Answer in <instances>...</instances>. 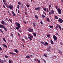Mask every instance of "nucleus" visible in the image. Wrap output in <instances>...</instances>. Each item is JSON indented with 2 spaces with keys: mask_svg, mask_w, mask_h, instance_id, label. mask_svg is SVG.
Segmentation results:
<instances>
[{
  "mask_svg": "<svg viewBox=\"0 0 63 63\" xmlns=\"http://www.w3.org/2000/svg\"><path fill=\"white\" fill-rule=\"evenodd\" d=\"M51 5L50 4L49 5V10H50V7H51Z\"/></svg>",
  "mask_w": 63,
  "mask_h": 63,
  "instance_id": "20",
  "label": "nucleus"
},
{
  "mask_svg": "<svg viewBox=\"0 0 63 63\" xmlns=\"http://www.w3.org/2000/svg\"><path fill=\"white\" fill-rule=\"evenodd\" d=\"M28 31L29 32H33L34 31H33V30L32 29H31L30 28L28 29Z\"/></svg>",
  "mask_w": 63,
  "mask_h": 63,
  "instance_id": "4",
  "label": "nucleus"
},
{
  "mask_svg": "<svg viewBox=\"0 0 63 63\" xmlns=\"http://www.w3.org/2000/svg\"><path fill=\"white\" fill-rule=\"evenodd\" d=\"M9 21L11 22V23H12V22H13V21L11 20L10 19H9Z\"/></svg>",
  "mask_w": 63,
  "mask_h": 63,
  "instance_id": "50",
  "label": "nucleus"
},
{
  "mask_svg": "<svg viewBox=\"0 0 63 63\" xmlns=\"http://www.w3.org/2000/svg\"><path fill=\"white\" fill-rule=\"evenodd\" d=\"M50 27L51 28H53V26H50Z\"/></svg>",
  "mask_w": 63,
  "mask_h": 63,
  "instance_id": "60",
  "label": "nucleus"
},
{
  "mask_svg": "<svg viewBox=\"0 0 63 63\" xmlns=\"http://www.w3.org/2000/svg\"><path fill=\"white\" fill-rule=\"evenodd\" d=\"M9 8L10 10H12V7L11 5L9 6Z\"/></svg>",
  "mask_w": 63,
  "mask_h": 63,
  "instance_id": "18",
  "label": "nucleus"
},
{
  "mask_svg": "<svg viewBox=\"0 0 63 63\" xmlns=\"http://www.w3.org/2000/svg\"><path fill=\"white\" fill-rule=\"evenodd\" d=\"M16 25L17 26L19 27V28L20 27V24H19L18 23L16 22Z\"/></svg>",
  "mask_w": 63,
  "mask_h": 63,
  "instance_id": "2",
  "label": "nucleus"
},
{
  "mask_svg": "<svg viewBox=\"0 0 63 63\" xmlns=\"http://www.w3.org/2000/svg\"><path fill=\"white\" fill-rule=\"evenodd\" d=\"M4 61H3V60H2V61H1V63H4Z\"/></svg>",
  "mask_w": 63,
  "mask_h": 63,
  "instance_id": "52",
  "label": "nucleus"
},
{
  "mask_svg": "<svg viewBox=\"0 0 63 63\" xmlns=\"http://www.w3.org/2000/svg\"><path fill=\"white\" fill-rule=\"evenodd\" d=\"M28 35L29 36H30V37H31L32 38H33V36L31 35V34L30 33L28 34Z\"/></svg>",
  "mask_w": 63,
  "mask_h": 63,
  "instance_id": "7",
  "label": "nucleus"
},
{
  "mask_svg": "<svg viewBox=\"0 0 63 63\" xmlns=\"http://www.w3.org/2000/svg\"><path fill=\"white\" fill-rule=\"evenodd\" d=\"M2 1L3 2V3H6V1L5 0H3Z\"/></svg>",
  "mask_w": 63,
  "mask_h": 63,
  "instance_id": "34",
  "label": "nucleus"
},
{
  "mask_svg": "<svg viewBox=\"0 0 63 63\" xmlns=\"http://www.w3.org/2000/svg\"><path fill=\"white\" fill-rule=\"evenodd\" d=\"M32 34H33V35H34V36H36L37 35V34H36V33L34 32H33Z\"/></svg>",
  "mask_w": 63,
  "mask_h": 63,
  "instance_id": "19",
  "label": "nucleus"
},
{
  "mask_svg": "<svg viewBox=\"0 0 63 63\" xmlns=\"http://www.w3.org/2000/svg\"><path fill=\"white\" fill-rule=\"evenodd\" d=\"M40 23H41V24H42V25H43V22H42V21H41L40 22Z\"/></svg>",
  "mask_w": 63,
  "mask_h": 63,
  "instance_id": "54",
  "label": "nucleus"
},
{
  "mask_svg": "<svg viewBox=\"0 0 63 63\" xmlns=\"http://www.w3.org/2000/svg\"><path fill=\"white\" fill-rule=\"evenodd\" d=\"M59 28L60 30L61 31L62 30H61V26H60V25H59Z\"/></svg>",
  "mask_w": 63,
  "mask_h": 63,
  "instance_id": "17",
  "label": "nucleus"
},
{
  "mask_svg": "<svg viewBox=\"0 0 63 63\" xmlns=\"http://www.w3.org/2000/svg\"><path fill=\"white\" fill-rule=\"evenodd\" d=\"M41 44H42V45H44V42H41Z\"/></svg>",
  "mask_w": 63,
  "mask_h": 63,
  "instance_id": "56",
  "label": "nucleus"
},
{
  "mask_svg": "<svg viewBox=\"0 0 63 63\" xmlns=\"http://www.w3.org/2000/svg\"><path fill=\"white\" fill-rule=\"evenodd\" d=\"M16 15L15 13H14L13 14V16H16Z\"/></svg>",
  "mask_w": 63,
  "mask_h": 63,
  "instance_id": "39",
  "label": "nucleus"
},
{
  "mask_svg": "<svg viewBox=\"0 0 63 63\" xmlns=\"http://www.w3.org/2000/svg\"><path fill=\"white\" fill-rule=\"evenodd\" d=\"M49 15H51V14H52L51 13V12H49Z\"/></svg>",
  "mask_w": 63,
  "mask_h": 63,
  "instance_id": "37",
  "label": "nucleus"
},
{
  "mask_svg": "<svg viewBox=\"0 0 63 63\" xmlns=\"http://www.w3.org/2000/svg\"><path fill=\"white\" fill-rule=\"evenodd\" d=\"M40 7H38L37 8H35V9L36 10H38L39 11V10H40Z\"/></svg>",
  "mask_w": 63,
  "mask_h": 63,
  "instance_id": "10",
  "label": "nucleus"
},
{
  "mask_svg": "<svg viewBox=\"0 0 63 63\" xmlns=\"http://www.w3.org/2000/svg\"><path fill=\"white\" fill-rule=\"evenodd\" d=\"M47 51H48V52H49L50 53V52H51L50 51V50H49V49H48L47 50Z\"/></svg>",
  "mask_w": 63,
  "mask_h": 63,
  "instance_id": "31",
  "label": "nucleus"
},
{
  "mask_svg": "<svg viewBox=\"0 0 63 63\" xmlns=\"http://www.w3.org/2000/svg\"><path fill=\"white\" fill-rule=\"evenodd\" d=\"M42 17H43L44 18L45 17V15H42Z\"/></svg>",
  "mask_w": 63,
  "mask_h": 63,
  "instance_id": "33",
  "label": "nucleus"
},
{
  "mask_svg": "<svg viewBox=\"0 0 63 63\" xmlns=\"http://www.w3.org/2000/svg\"><path fill=\"white\" fill-rule=\"evenodd\" d=\"M8 62L9 63H12V62L10 60H9L8 61Z\"/></svg>",
  "mask_w": 63,
  "mask_h": 63,
  "instance_id": "35",
  "label": "nucleus"
},
{
  "mask_svg": "<svg viewBox=\"0 0 63 63\" xmlns=\"http://www.w3.org/2000/svg\"><path fill=\"white\" fill-rule=\"evenodd\" d=\"M22 41H23V42H25L24 41V39H22Z\"/></svg>",
  "mask_w": 63,
  "mask_h": 63,
  "instance_id": "62",
  "label": "nucleus"
},
{
  "mask_svg": "<svg viewBox=\"0 0 63 63\" xmlns=\"http://www.w3.org/2000/svg\"><path fill=\"white\" fill-rule=\"evenodd\" d=\"M9 53H10V54H12V55H16V54L14 53H12L11 52H10Z\"/></svg>",
  "mask_w": 63,
  "mask_h": 63,
  "instance_id": "8",
  "label": "nucleus"
},
{
  "mask_svg": "<svg viewBox=\"0 0 63 63\" xmlns=\"http://www.w3.org/2000/svg\"><path fill=\"white\" fill-rule=\"evenodd\" d=\"M30 56L32 58H33V56L31 55Z\"/></svg>",
  "mask_w": 63,
  "mask_h": 63,
  "instance_id": "58",
  "label": "nucleus"
},
{
  "mask_svg": "<svg viewBox=\"0 0 63 63\" xmlns=\"http://www.w3.org/2000/svg\"><path fill=\"white\" fill-rule=\"evenodd\" d=\"M47 12H48V8L47 9Z\"/></svg>",
  "mask_w": 63,
  "mask_h": 63,
  "instance_id": "61",
  "label": "nucleus"
},
{
  "mask_svg": "<svg viewBox=\"0 0 63 63\" xmlns=\"http://www.w3.org/2000/svg\"><path fill=\"white\" fill-rule=\"evenodd\" d=\"M0 28H3L5 31H7V29L5 27L2 25H0Z\"/></svg>",
  "mask_w": 63,
  "mask_h": 63,
  "instance_id": "1",
  "label": "nucleus"
},
{
  "mask_svg": "<svg viewBox=\"0 0 63 63\" xmlns=\"http://www.w3.org/2000/svg\"><path fill=\"white\" fill-rule=\"evenodd\" d=\"M33 25L34 27H35V23L34 22L33 23Z\"/></svg>",
  "mask_w": 63,
  "mask_h": 63,
  "instance_id": "38",
  "label": "nucleus"
},
{
  "mask_svg": "<svg viewBox=\"0 0 63 63\" xmlns=\"http://www.w3.org/2000/svg\"><path fill=\"white\" fill-rule=\"evenodd\" d=\"M48 48L49 49H50V48H51V47L49 46L48 47Z\"/></svg>",
  "mask_w": 63,
  "mask_h": 63,
  "instance_id": "40",
  "label": "nucleus"
},
{
  "mask_svg": "<svg viewBox=\"0 0 63 63\" xmlns=\"http://www.w3.org/2000/svg\"><path fill=\"white\" fill-rule=\"evenodd\" d=\"M28 38L29 39V40H32V38L30 36H28Z\"/></svg>",
  "mask_w": 63,
  "mask_h": 63,
  "instance_id": "16",
  "label": "nucleus"
},
{
  "mask_svg": "<svg viewBox=\"0 0 63 63\" xmlns=\"http://www.w3.org/2000/svg\"><path fill=\"white\" fill-rule=\"evenodd\" d=\"M23 22L25 24H26V23L24 21Z\"/></svg>",
  "mask_w": 63,
  "mask_h": 63,
  "instance_id": "55",
  "label": "nucleus"
},
{
  "mask_svg": "<svg viewBox=\"0 0 63 63\" xmlns=\"http://www.w3.org/2000/svg\"><path fill=\"white\" fill-rule=\"evenodd\" d=\"M26 6L27 7H29V5L28 4H27Z\"/></svg>",
  "mask_w": 63,
  "mask_h": 63,
  "instance_id": "46",
  "label": "nucleus"
},
{
  "mask_svg": "<svg viewBox=\"0 0 63 63\" xmlns=\"http://www.w3.org/2000/svg\"><path fill=\"white\" fill-rule=\"evenodd\" d=\"M58 21L60 22V23H62L63 22V20L62 19H61L60 18H59V20H58Z\"/></svg>",
  "mask_w": 63,
  "mask_h": 63,
  "instance_id": "3",
  "label": "nucleus"
},
{
  "mask_svg": "<svg viewBox=\"0 0 63 63\" xmlns=\"http://www.w3.org/2000/svg\"><path fill=\"white\" fill-rule=\"evenodd\" d=\"M46 9H46V8H45L44 9V11H46Z\"/></svg>",
  "mask_w": 63,
  "mask_h": 63,
  "instance_id": "59",
  "label": "nucleus"
},
{
  "mask_svg": "<svg viewBox=\"0 0 63 63\" xmlns=\"http://www.w3.org/2000/svg\"><path fill=\"white\" fill-rule=\"evenodd\" d=\"M56 35H59V34H58V33H57V32L56 33Z\"/></svg>",
  "mask_w": 63,
  "mask_h": 63,
  "instance_id": "57",
  "label": "nucleus"
},
{
  "mask_svg": "<svg viewBox=\"0 0 63 63\" xmlns=\"http://www.w3.org/2000/svg\"><path fill=\"white\" fill-rule=\"evenodd\" d=\"M2 45L3 47H6V48H7V47H8L7 46H6V45H5V44H2Z\"/></svg>",
  "mask_w": 63,
  "mask_h": 63,
  "instance_id": "12",
  "label": "nucleus"
},
{
  "mask_svg": "<svg viewBox=\"0 0 63 63\" xmlns=\"http://www.w3.org/2000/svg\"><path fill=\"white\" fill-rule=\"evenodd\" d=\"M24 38L25 39H26L27 40H28V38H27V37H26V36H24Z\"/></svg>",
  "mask_w": 63,
  "mask_h": 63,
  "instance_id": "21",
  "label": "nucleus"
},
{
  "mask_svg": "<svg viewBox=\"0 0 63 63\" xmlns=\"http://www.w3.org/2000/svg\"><path fill=\"white\" fill-rule=\"evenodd\" d=\"M0 32H2V33H3V31H2V30H1V29H0Z\"/></svg>",
  "mask_w": 63,
  "mask_h": 63,
  "instance_id": "44",
  "label": "nucleus"
},
{
  "mask_svg": "<svg viewBox=\"0 0 63 63\" xmlns=\"http://www.w3.org/2000/svg\"><path fill=\"white\" fill-rule=\"evenodd\" d=\"M35 17L36 19H38V16L37 15H35Z\"/></svg>",
  "mask_w": 63,
  "mask_h": 63,
  "instance_id": "32",
  "label": "nucleus"
},
{
  "mask_svg": "<svg viewBox=\"0 0 63 63\" xmlns=\"http://www.w3.org/2000/svg\"><path fill=\"white\" fill-rule=\"evenodd\" d=\"M45 44H44V45H48V43H47V42H45Z\"/></svg>",
  "mask_w": 63,
  "mask_h": 63,
  "instance_id": "26",
  "label": "nucleus"
},
{
  "mask_svg": "<svg viewBox=\"0 0 63 63\" xmlns=\"http://www.w3.org/2000/svg\"><path fill=\"white\" fill-rule=\"evenodd\" d=\"M11 35L12 37H14V35L13 33H11Z\"/></svg>",
  "mask_w": 63,
  "mask_h": 63,
  "instance_id": "42",
  "label": "nucleus"
},
{
  "mask_svg": "<svg viewBox=\"0 0 63 63\" xmlns=\"http://www.w3.org/2000/svg\"><path fill=\"white\" fill-rule=\"evenodd\" d=\"M4 56H5V58H8V56H7V55H6L5 54L4 55Z\"/></svg>",
  "mask_w": 63,
  "mask_h": 63,
  "instance_id": "30",
  "label": "nucleus"
},
{
  "mask_svg": "<svg viewBox=\"0 0 63 63\" xmlns=\"http://www.w3.org/2000/svg\"><path fill=\"white\" fill-rule=\"evenodd\" d=\"M43 61H44V62H45V63H46V61L45 60L43 59Z\"/></svg>",
  "mask_w": 63,
  "mask_h": 63,
  "instance_id": "48",
  "label": "nucleus"
},
{
  "mask_svg": "<svg viewBox=\"0 0 63 63\" xmlns=\"http://www.w3.org/2000/svg\"><path fill=\"white\" fill-rule=\"evenodd\" d=\"M51 12L52 14H54V11H53V10H52L51 11Z\"/></svg>",
  "mask_w": 63,
  "mask_h": 63,
  "instance_id": "15",
  "label": "nucleus"
},
{
  "mask_svg": "<svg viewBox=\"0 0 63 63\" xmlns=\"http://www.w3.org/2000/svg\"><path fill=\"white\" fill-rule=\"evenodd\" d=\"M6 20L7 21H9V20L7 18H6Z\"/></svg>",
  "mask_w": 63,
  "mask_h": 63,
  "instance_id": "45",
  "label": "nucleus"
},
{
  "mask_svg": "<svg viewBox=\"0 0 63 63\" xmlns=\"http://www.w3.org/2000/svg\"><path fill=\"white\" fill-rule=\"evenodd\" d=\"M23 4H22V5L21 6V8H23Z\"/></svg>",
  "mask_w": 63,
  "mask_h": 63,
  "instance_id": "41",
  "label": "nucleus"
},
{
  "mask_svg": "<svg viewBox=\"0 0 63 63\" xmlns=\"http://www.w3.org/2000/svg\"><path fill=\"white\" fill-rule=\"evenodd\" d=\"M18 4H19V5H20V4H21L20 2H18Z\"/></svg>",
  "mask_w": 63,
  "mask_h": 63,
  "instance_id": "64",
  "label": "nucleus"
},
{
  "mask_svg": "<svg viewBox=\"0 0 63 63\" xmlns=\"http://www.w3.org/2000/svg\"><path fill=\"white\" fill-rule=\"evenodd\" d=\"M26 58L29 59V58H30V56L29 55H27L26 56Z\"/></svg>",
  "mask_w": 63,
  "mask_h": 63,
  "instance_id": "14",
  "label": "nucleus"
},
{
  "mask_svg": "<svg viewBox=\"0 0 63 63\" xmlns=\"http://www.w3.org/2000/svg\"><path fill=\"white\" fill-rule=\"evenodd\" d=\"M55 8L56 9H58V6H55Z\"/></svg>",
  "mask_w": 63,
  "mask_h": 63,
  "instance_id": "53",
  "label": "nucleus"
},
{
  "mask_svg": "<svg viewBox=\"0 0 63 63\" xmlns=\"http://www.w3.org/2000/svg\"><path fill=\"white\" fill-rule=\"evenodd\" d=\"M55 18L56 19H58V17L57 16H55Z\"/></svg>",
  "mask_w": 63,
  "mask_h": 63,
  "instance_id": "25",
  "label": "nucleus"
},
{
  "mask_svg": "<svg viewBox=\"0 0 63 63\" xmlns=\"http://www.w3.org/2000/svg\"><path fill=\"white\" fill-rule=\"evenodd\" d=\"M4 62H6V60H4Z\"/></svg>",
  "mask_w": 63,
  "mask_h": 63,
  "instance_id": "63",
  "label": "nucleus"
},
{
  "mask_svg": "<svg viewBox=\"0 0 63 63\" xmlns=\"http://www.w3.org/2000/svg\"><path fill=\"white\" fill-rule=\"evenodd\" d=\"M1 22L3 25H5V21L3 20H2V21Z\"/></svg>",
  "mask_w": 63,
  "mask_h": 63,
  "instance_id": "11",
  "label": "nucleus"
},
{
  "mask_svg": "<svg viewBox=\"0 0 63 63\" xmlns=\"http://www.w3.org/2000/svg\"><path fill=\"white\" fill-rule=\"evenodd\" d=\"M2 50V48H1V47H0V51H1Z\"/></svg>",
  "mask_w": 63,
  "mask_h": 63,
  "instance_id": "49",
  "label": "nucleus"
},
{
  "mask_svg": "<svg viewBox=\"0 0 63 63\" xmlns=\"http://www.w3.org/2000/svg\"><path fill=\"white\" fill-rule=\"evenodd\" d=\"M47 20L48 22H49V18H47Z\"/></svg>",
  "mask_w": 63,
  "mask_h": 63,
  "instance_id": "22",
  "label": "nucleus"
},
{
  "mask_svg": "<svg viewBox=\"0 0 63 63\" xmlns=\"http://www.w3.org/2000/svg\"><path fill=\"white\" fill-rule=\"evenodd\" d=\"M14 51L16 52V53H18V50H17V49H14Z\"/></svg>",
  "mask_w": 63,
  "mask_h": 63,
  "instance_id": "13",
  "label": "nucleus"
},
{
  "mask_svg": "<svg viewBox=\"0 0 63 63\" xmlns=\"http://www.w3.org/2000/svg\"><path fill=\"white\" fill-rule=\"evenodd\" d=\"M3 7H4V9H6V7H5V6H4V5H3Z\"/></svg>",
  "mask_w": 63,
  "mask_h": 63,
  "instance_id": "51",
  "label": "nucleus"
},
{
  "mask_svg": "<svg viewBox=\"0 0 63 63\" xmlns=\"http://www.w3.org/2000/svg\"><path fill=\"white\" fill-rule=\"evenodd\" d=\"M59 53H60V54H62V53H62V52L61 51H60L59 50Z\"/></svg>",
  "mask_w": 63,
  "mask_h": 63,
  "instance_id": "29",
  "label": "nucleus"
},
{
  "mask_svg": "<svg viewBox=\"0 0 63 63\" xmlns=\"http://www.w3.org/2000/svg\"><path fill=\"white\" fill-rule=\"evenodd\" d=\"M59 25H57L55 28V29L58 31V29Z\"/></svg>",
  "mask_w": 63,
  "mask_h": 63,
  "instance_id": "9",
  "label": "nucleus"
},
{
  "mask_svg": "<svg viewBox=\"0 0 63 63\" xmlns=\"http://www.w3.org/2000/svg\"><path fill=\"white\" fill-rule=\"evenodd\" d=\"M3 40L5 42H6V39H5L4 38H3Z\"/></svg>",
  "mask_w": 63,
  "mask_h": 63,
  "instance_id": "27",
  "label": "nucleus"
},
{
  "mask_svg": "<svg viewBox=\"0 0 63 63\" xmlns=\"http://www.w3.org/2000/svg\"><path fill=\"white\" fill-rule=\"evenodd\" d=\"M53 38L54 40H56L57 39V38L55 35H53Z\"/></svg>",
  "mask_w": 63,
  "mask_h": 63,
  "instance_id": "6",
  "label": "nucleus"
},
{
  "mask_svg": "<svg viewBox=\"0 0 63 63\" xmlns=\"http://www.w3.org/2000/svg\"><path fill=\"white\" fill-rule=\"evenodd\" d=\"M16 29H17V30H18L19 29V27H16Z\"/></svg>",
  "mask_w": 63,
  "mask_h": 63,
  "instance_id": "28",
  "label": "nucleus"
},
{
  "mask_svg": "<svg viewBox=\"0 0 63 63\" xmlns=\"http://www.w3.org/2000/svg\"><path fill=\"white\" fill-rule=\"evenodd\" d=\"M44 55L45 57H47V55L45 54H44Z\"/></svg>",
  "mask_w": 63,
  "mask_h": 63,
  "instance_id": "36",
  "label": "nucleus"
},
{
  "mask_svg": "<svg viewBox=\"0 0 63 63\" xmlns=\"http://www.w3.org/2000/svg\"><path fill=\"white\" fill-rule=\"evenodd\" d=\"M57 10L59 14H61V9L58 8L57 9Z\"/></svg>",
  "mask_w": 63,
  "mask_h": 63,
  "instance_id": "5",
  "label": "nucleus"
},
{
  "mask_svg": "<svg viewBox=\"0 0 63 63\" xmlns=\"http://www.w3.org/2000/svg\"><path fill=\"white\" fill-rule=\"evenodd\" d=\"M17 8H18V9H19V5H17Z\"/></svg>",
  "mask_w": 63,
  "mask_h": 63,
  "instance_id": "47",
  "label": "nucleus"
},
{
  "mask_svg": "<svg viewBox=\"0 0 63 63\" xmlns=\"http://www.w3.org/2000/svg\"><path fill=\"white\" fill-rule=\"evenodd\" d=\"M37 61H38V62H39V63H40V61L39 60L37 59Z\"/></svg>",
  "mask_w": 63,
  "mask_h": 63,
  "instance_id": "43",
  "label": "nucleus"
},
{
  "mask_svg": "<svg viewBox=\"0 0 63 63\" xmlns=\"http://www.w3.org/2000/svg\"><path fill=\"white\" fill-rule=\"evenodd\" d=\"M47 37H48V38H49V37H50V34H47Z\"/></svg>",
  "mask_w": 63,
  "mask_h": 63,
  "instance_id": "23",
  "label": "nucleus"
},
{
  "mask_svg": "<svg viewBox=\"0 0 63 63\" xmlns=\"http://www.w3.org/2000/svg\"><path fill=\"white\" fill-rule=\"evenodd\" d=\"M50 42L51 44H54L53 41L52 40H51Z\"/></svg>",
  "mask_w": 63,
  "mask_h": 63,
  "instance_id": "24",
  "label": "nucleus"
}]
</instances>
